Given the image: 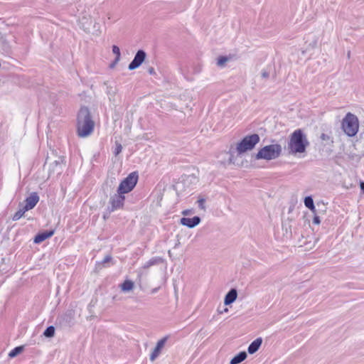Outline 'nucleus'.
<instances>
[{
	"label": "nucleus",
	"instance_id": "f257e3e1",
	"mask_svg": "<svg viewBox=\"0 0 364 364\" xmlns=\"http://www.w3.org/2000/svg\"><path fill=\"white\" fill-rule=\"evenodd\" d=\"M309 146L306 135L301 129H296L289 136L287 149L289 154L299 156L306 152Z\"/></svg>",
	"mask_w": 364,
	"mask_h": 364
},
{
	"label": "nucleus",
	"instance_id": "f03ea898",
	"mask_svg": "<svg viewBox=\"0 0 364 364\" xmlns=\"http://www.w3.org/2000/svg\"><path fill=\"white\" fill-rule=\"evenodd\" d=\"M95 122L92 119L89 109L81 107L77 119V132L80 137H87L90 135L94 129Z\"/></svg>",
	"mask_w": 364,
	"mask_h": 364
},
{
	"label": "nucleus",
	"instance_id": "7ed1b4c3",
	"mask_svg": "<svg viewBox=\"0 0 364 364\" xmlns=\"http://www.w3.org/2000/svg\"><path fill=\"white\" fill-rule=\"evenodd\" d=\"M282 148L279 144L267 145L260 149L255 156L257 160L270 161L277 159L282 154Z\"/></svg>",
	"mask_w": 364,
	"mask_h": 364
},
{
	"label": "nucleus",
	"instance_id": "20e7f679",
	"mask_svg": "<svg viewBox=\"0 0 364 364\" xmlns=\"http://www.w3.org/2000/svg\"><path fill=\"white\" fill-rule=\"evenodd\" d=\"M260 138L258 134H253L245 136L236 144V152L237 155H242L247 151L252 150L259 142Z\"/></svg>",
	"mask_w": 364,
	"mask_h": 364
},
{
	"label": "nucleus",
	"instance_id": "39448f33",
	"mask_svg": "<svg viewBox=\"0 0 364 364\" xmlns=\"http://www.w3.org/2000/svg\"><path fill=\"white\" fill-rule=\"evenodd\" d=\"M359 124L358 117L351 113H348L342 122V129L349 136H355L358 131Z\"/></svg>",
	"mask_w": 364,
	"mask_h": 364
},
{
	"label": "nucleus",
	"instance_id": "423d86ee",
	"mask_svg": "<svg viewBox=\"0 0 364 364\" xmlns=\"http://www.w3.org/2000/svg\"><path fill=\"white\" fill-rule=\"evenodd\" d=\"M137 181V173L135 172L131 173L120 183L117 189L118 192L123 194L129 193L136 185Z\"/></svg>",
	"mask_w": 364,
	"mask_h": 364
},
{
	"label": "nucleus",
	"instance_id": "0eeeda50",
	"mask_svg": "<svg viewBox=\"0 0 364 364\" xmlns=\"http://www.w3.org/2000/svg\"><path fill=\"white\" fill-rule=\"evenodd\" d=\"M46 165L48 166L50 173L59 175L62 173L65 164L64 158L58 156L55 160L47 159Z\"/></svg>",
	"mask_w": 364,
	"mask_h": 364
},
{
	"label": "nucleus",
	"instance_id": "6e6552de",
	"mask_svg": "<svg viewBox=\"0 0 364 364\" xmlns=\"http://www.w3.org/2000/svg\"><path fill=\"white\" fill-rule=\"evenodd\" d=\"M96 24L90 15H84L80 19V27L87 33H93Z\"/></svg>",
	"mask_w": 364,
	"mask_h": 364
},
{
	"label": "nucleus",
	"instance_id": "1a4fd4ad",
	"mask_svg": "<svg viewBox=\"0 0 364 364\" xmlns=\"http://www.w3.org/2000/svg\"><path fill=\"white\" fill-rule=\"evenodd\" d=\"M125 200L124 194L119 193L118 191L110 197L109 204L111 205V211L119 209L123 207Z\"/></svg>",
	"mask_w": 364,
	"mask_h": 364
},
{
	"label": "nucleus",
	"instance_id": "9d476101",
	"mask_svg": "<svg viewBox=\"0 0 364 364\" xmlns=\"http://www.w3.org/2000/svg\"><path fill=\"white\" fill-rule=\"evenodd\" d=\"M145 58L146 53L142 50H138L134 56V60L129 65V69L132 70L139 68L144 61Z\"/></svg>",
	"mask_w": 364,
	"mask_h": 364
},
{
	"label": "nucleus",
	"instance_id": "9b49d317",
	"mask_svg": "<svg viewBox=\"0 0 364 364\" xmlns=\"http://www.w3.org/2000/svg\"><path fill=\"white\" fill-rule=\"evenodd\" d=\"M167 340H168V337L166 336V337H164L163 338L160 339L159 341H158L155 348H154L152 353L150 355V360L151 361H152V362L156 360V358L160 355L162 349L165 346V344H166Z\"/></svg>",
	"mask_w": 364,
	"mask_h": 364
},
{
	"label": "nucleus",
	"instance_id": "f8f14e48",
	"mask_svg": "<svg viewBox=\"0 0 364 364\" xmlns=\"http://www.w3.org/2000/svg\"><path fill=\"white\" fill-rule=\"evenodd\" d=\"M39 200V197L36 193H32L26 200L25 205L23 206L26 210H29L33 209Z\"/></svg>",
	"mask_w": 364,
	"mask_h": 364
},
{
	"label": "nucleus",
	"instance_id": "ddd939ff",
	"mask_svg": "<svg viewBox=\"0 0 364 364\" xmlns=\"http://www.w3.org/2000/svg\"><path fill=\"white\" fill-rule=\"evenodd\" d=\"M200 223V218L198 216H194L192 218H182L180 223L182 225L186 226L189 228H193Z\"/></svg>",
	"mask_w": 364,
	"mask_h": 364
},
{
	"label": "nucleus",
	"instance_id": "4468645a",
	"mask_svg": "<svg viewBox=\"0 0 364 364\" xmlns=\"http://www.w3.org/2000/svg\"><path fill=\"white\" fill-rule=\"evenodd\" d=\"M119 287L122 292L128 294L134 290L135 284L130 279H125L122 284H119Z\"/></svg>",
	"mask_w": 364,
	"mask_h": 364
},
{
	"label": "nucleus",
	"instance_id": "2eb2a0df",
	"mask_svg": "<svg viewBox=\"0 0 364 364\" xmlns=\"http://www.w3.org/2000/svg\"><path fill=\"white\" fill-rule=\"evenodd\" d=\"M262 343V338H257L255 341H253L250 346H248L247 351L250 354H254L256 353L259 348H260Z\"/></svg>",
	"mask_w": 364,
	"mask_h": 364
},
{
	"label": "nucleus",
	"instance_id": "dca6fc26",
	"mask_svg": "<svg viewBox=\"0 0 364 364\" xmlns=\"http://www.w3.org/2000/svg\"><path fill=\"white\" fill-rule=\"evenodd\" d=\"M237 296V290L235 289H232L225 295V299H224V304L225 305L231 304L236 300Z\"/></svg>",
	"mask_w": 364,
	"mask_h": 364
},
{
	"label": "nucleus",
	"instance_id": "f3484780",
	"mask_svg": "<svg viewBox=\"0 0 364 364\" xmlns=\"http://www.w3.org/2000/svg\"><path fill=\"white\" fill-rule=\"evenodd\" d=\"M54 234V230L46 231L38 234L34 238L35 243H41L46 239L50 237Z\"/></svg>",
	"mask_w": 364,
	"mask_h": 364
},
{
	"label": "nucleus",
	"instance_id": "a211bd4d",
	"mask_svg": "<svg viewBox=\"0 0 364 364\" xmlns=\"http://www.w3.org/2000/svg\"><path fill=\"white\" fill-rule=\"evenodd\" d=\"M197 182L198 179L196 176L193 175H189L185 176L181 182L178 183L177 186L179 187L181 184H183L188 188L191 183H196Z\"/></svg>",
	"mask_w": 364,
	"mask_h": 364
},
{
	"label": "nucleus",
	"instance_id": "6ab92c4d",
	"mask_svg": "<svg viewBox=\"0 0 364 364\" xmlns=\"http://www.w3.org/2000/svg\"><path fill=\"white\" fill-rule=\"evenodd\" d=\"M326 205L323 202H319L316 203V205L314 208V210H312L313 215H323L326 212Z\"/></svg>",
	"mask_w": 364,
	"mask_h": 364
},
{
	"label": "nucleus",
	"instance_id": "aec40b11",
	"mask_svg": "<svg viewBox=\"0 0 364 364\" xmlns=\"http://www.w3.org/2000/svg\"><path fill=\"white\" fill-rule=\"evenodd\" d=\"M161 262V259L160 257H153V258L150 259L149 261L145 262L144 264V265L142 266V267L140 270L141 274L142 273L143 270L147 269L150 267H151L153 265H156V264L160 263Z\"/></svg>",
	"mask_w": 364,
	"mask_h": 364
},
{
	"label": "nucleus",
	"instance_id": "412c9836",
	"mask_svg": "<svg viewBox=\"0 0 364 364\" xmlns=\"http://www.w3.org/2000/svg\"><path fill=\"white\" fill-rule=\"evenodd\" d=\"M247 353L245 351H242L239 353L237 355L233 357L230 361V364H238L245 360L247 358Z\"/></svg>",
	"mask_w": 364,
	"mask_h": 364
},
{
	"label": "nucleus",
	"instance_id": "4be33fe9",
	"mask_svg": "<svg viewBox=\"0 0 364 364\" xmlns=\"http://www.w3.org/2000/svg\"><path fill=\"white\" fill-rule=\"evenodd\" d=\"M112 53L116 55V57L114 62L111 65V68H113L116 64L118 63V62L120 60L121 56L119 48L117 46H112Z\"/></svg>",
	"mask_w": 364,
	"mask_h": 364
},
{
	"label": "nucleus",
	"instance_id": "5701e85b",
	"mask_svg": "<svg viewBox=\"0 0 364 364\" xmlns=\"http://www.w3.org/2000/svg\"><path fill=\"white\" fill-rule=\"evenodd\" d=\"M304 202L305 206L306 208H308L311 211L314 210L315 205H314V200H313V198H311V196H306L304 198Z\"/></svg>",
	"mask_w": 364,
	"mask_h": 364
},
{
	"label": "nucleus",
	"instance_id": "b1692460",
	"mask_svg": "<svg viewBox=\"0 0 364 364\" xmlns=\"http://www.w3.org/2000/svg\"><path fill=\"white\" fill-rule=\"evenodd\" d=\"M112 258L111 255H106V256L104 257V259H102V262H98V263L97 264V268H98V269H102V268H103V267H107V266L106 265V264H107V263L110 262H111V260H112Z\"/></svg>",
	"mask_w": 364,
	"mask_h": 364
},
{
	"label": "nucleus",
	"instance_id": "393cba45",
	"mask_svg": "<svg viewBox=\"0 0 364 364\" xmlns=\"http://www.w3.org/2000/svg\"><path fill=\"white\" fill-rule=\"evenodd\" d=\"M230 60V58L227 56H220L217 60V65L220 68L225 67L226 63Z\"/></svg>",
	"mask_w": 364,
	"mask_h": 364
},
{
	"label": "nucleus",
	"instance_id": "a878e982",
	"mask_svg": "<svg viewBox=\"0 0 364 364\" xmlns=\"http://www.w3.org/2000/svg\"><path fill=\"white\" fill-rule=\"evenodd\" d=\"M23 346H18L14 348L10 353H9V356L10 358H14L18 354H20L23 351Z\"/></svg>",
	"mask_w": 364,
	"mask_h": 364
},
{
	"label": "nucleus",
	"instance_id": "bb28decb",
	"mask_svg": "<svg viewBox=\"0 0 364 364\" xmlns=\"http://www.w3.org/2000/svg\"><path fill=\"white\" fill-rule=\"evenodd\" d=\"M321 139L324 141V145H329L333 143V139L331 136L326 134H321L320 136Z\"/></svg>",
	"mask_w": 364,
	"mask_h": 364
},
{
	"label": "nucleus",
	"instance_id": "cd10ccee",
	"mask_svg": "<svg viewBox=\"0 0 364 364\" xmlns=\"http://www.w3.org/2000/svg\"><path fill=\"white\" fill-rule=\"evenodd\" d=\"M26 211H28L27 210L25 209L24 207H23L22 208L19 209L13 216L12 219L13 220L16 221V220H19L25 213Z\"/></svg>",
	"mask_w": 364,
	"mask_h": 364
},
{
	"label": "nucleus",
	"instance_id": "c85d7f7f",
	"mask_svg": "<svg viewBox=\"0 0 364 364\" xmlns=\"http://www.w3.org/2000/svg\"><path fill=\"white\" fill-rule=\"evenodd\" d=\"M55 334V328L52 326L48 327L43 333V335L47 338L53 337Z\"/></svg>",
	"mask_w": 364,
	"mask_h": 364
},
{
	"label": "nucleus",
	"instance_id": "c756f323",
	"mask_svg": "<svg viewBox=\"0 0 364 364\" xmlns=\"http://www.w3.org/2000/svg\"><path fill=\"white\" fill-rule=\"evenodd\" d=\"M197 203H198L200 209H201L203 210H205V199L204 198H199L197 200Z\"/></svg>",
	"mask_w": 364,
	"mask_h": 364
},
{
	"label": "nucleus",
	"instance_id": "7c9ffc66",
	"mask_svg": "<svg viewBox=\"0 0 364 364\" xmlns=\"http://www.w3.org/2000/svg\"><path fill=\"white\" fill-rule=\"evenodd\" d=\"M122 150V146L121 145V144L119 143H116V146H115V149H114V154L115 156H117Z\"/></svg>",
	"mask_w": 364,
	"mask_h": 364
},
{
	"label": "nucleus",
	"instance_id": "2f4dec72",
	"mask_svg": "<svg viewBox=\"0 0 364 364\" xmlns=\"http://www.w3.org/2000/svg\"><path fill=\"white\" fill-rule=\"evenodd\" d=\"M313 223L315 225H319L321 223L320 215H314Z\"/></svg>",
	"mask_w": 364,
	"mask_h": 364
},
{
	"label": "nucleus",
	"instance_id": "473e14b6",
	"mask_svg": "<svg viewBox=\"0 0 364 364\" xmlns=\"http://www.w3.org/2000/svg\"><path fill=\"white\" fill-rule=\"evenodd\" d=\"M261 76L264 79H267L269 77V72L267 70H263L261 73Z\"/></svg>",
	"mask_w": 364,
	"mask_h": 364
},
{
	"label": "nucleus",
	"instance_id": "72a5a7b5",
	"mask_svg": "<svg viewBox=\"0 0 364 364\" xmlns=\"http://www.w3.org/2000/svg\"><path fill=\"white\" fill-rule=\"evenodd\" d=\"M191 213H192V210H189V209H188V210H183V211L182 212V214H183V215H191Z\"/></svg>",
	"mask_w": 364,
	"mask_h": 364
},
{
	"label": "nucleus",
	"instance_id": "f704fd0d",
	"mask_svg": "<svg viewBox=\"0 0 364 364\" xmlns=\"http://www.w3.org/2000/svg\"><path fill=\"white\" fill-rule=\"evenodd\" d=\"M149 73L151 74V75H153L155 73L154 72V69L153 68H150L148 70Z\"/></svg>",
	"mask_w": 364,
	"mask_h": 364
},
{
	"label": "nucleus",
	"instance_id": "c9c22d12",
	"mask_svg": "<svg viewBox=\"0 0 364 364\" xmlns=\"http://www.w3.org/2000/svg\"><path fill=\"white\" fill-rule=\"evenodd\" d=\"M360 189L362 190L363 193H364V182H360Z\"/></svg>",
	"mask_w": 364,
	"mask_h": 364
},
{
	"label": "nucleus",
	"instance_id": "e433bc0d",
	"mask_svg": "<svg viewBox=\"0 0 364 364\" xmlns=\"http://www.w3.org/2000/svg\"><path fill=\"white\" fill-rule=\"evenodd\" d=\"M156 289H154V290L152 291V292H153V293H154V292H156Z\"/></svg>",
	"mask_w": 364,
	"mask_h": 364
},
{
	"label": "nucleus",
	"instance_id": "4c0bfd02",
	"mask_svg": "<svg viewBox=\"0 0 364 364\" xmlns=\"http://www.w3.org/2000/svg\"><path fill=\"white\" fill-rule=\"evenodd\" d=\"M228 311V309H225L224 310V312H226V311Z\"/></svg>",
	"mask_w": 364,
	"mask_h": 364
}]
</instances>
